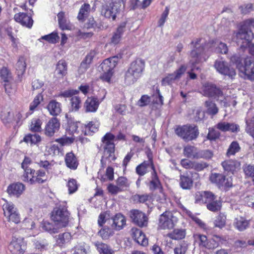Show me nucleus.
<instances>
[{
	"mask_svg": "<svg viewBox=\"0 0 254 254\" xmlns=\"http://www.w3.org/2000/svg\"><path fill=\"white\" fill-rule=\"evenodd\" d=\"M116 137L119 141H127V136L125 134L120 131L116 136L111 132H107L101 138L103 143L104 153L101 159V167L104 168L107 163H110L116 160L115 152V144L113 140Z\"/></svg>",
	"mask_w": 254,
	"mask_h": 254,
	"instance_id": "1",
	"label": "nucleus"
},
{
	"mask_svg": "<svg viewBox=\"0 0 254 254\" xmlns=\"http://www.w3.org/2000/svg\"><path fill=\"white\" fill-rule=\"evenodd\" d=\"M145 65V62L139 58H137L131 62L125 73L126 83L131 85L136 82L143 75Z\"/></svg>",
	"mask_w": 254,
	"mask_h": 254,
	"instance_id": "2",
	"label": "nucleus"
},
{
	"mask_svg": "<svg viewBox=\"0 0 254 254\" xmlns=\"http://www.w3.org/2000/svg\"><path fill=\"white\" fill-rule=\"evenodd\" d=\"M125 3L126 0H111L102 5L100 9L101 15L108 20L115 21L124 9Z\"/></svg>",
	"mask_w": 254,
	"mask_h": 254,
	"instance_id": "3",
	"label": "nucleus"
},
{
	"mask_svg": "<svg viewBox=\"0 0 254 254\" xmlns=\"http://www.w3.org/2000/svg\"><path fill=\"white\" fill-rule=\"evenodd\" d=\"M176 134L186 142L195 140L199 132L198 127L194 124H187L184 125H177L174 128Z\"/></svg>",
	"mask_w": 254,
	"mask_h": 254,
	"instance_id": "4",
	"label": "nucleus"
},
{
	"mask_svg": "<svg viewBox=\"0 0 254 254\" xmlns=\"http://www.w3.org/2000/svg\"><path fill=\"white\" fill-rule=\"evenodd\" d=\"M29 172L23 173L21 176L22 180L30 185L42 184L47 181V176L44 170L30 169Z\"/></svg>",
	"mask_w": 254,
	"mask_h": 254,
	"instance_id": "5",
	"label": "nucleus"
},
{
	"mask_svg": "<svg viewBox=\"0 0 254 254\" xmlns=\"http://www.w3.org/2000/svg\"><path fill=\"white\" fill-rule=\"evenodd\" d=\"M78 93L79 90L70 89L61 91L56 94L54 97L56 98H70L69 99L70 110L72 112H77L81 107V100L79 96L74 95Z\"/></svg>",
	"mask_w": 254,
	"mask_h": 254,
	"instance_id": "6",
	"label": "nucleus"
},
{
	"mask_svg": "<svg viewBox=\"0 0 254 254\" xmlns=\"http://www.w3.org/2000/svg\"><path fill=\"white\" fill-rule=\"evenodd\" d=\"M195 202L200 204H205L206 206H221V202L217 199L212 192L209 191H197L195 193Z\"/></svg>",
	"mask_w": 254,
	"mask_h": 254,
	"instance_id": "7",
	"label": "nucleus"
},
{
	"mask_svg": "<svg viewBox=\"0 0 254 254\" xmlns=\"http://www.w3.org/2000/svg\"><path fill=\"white\" fill-rule=\"evenodd\" d=\"M51 218L59 227H65L68 223L69 213L66 207H54Z\"/></svg>",
	"mask_w": 254,
	"mask_h": 254,
	"instance_id": "8",
	"label": "nucleus"
},
{
	"mask_svg": "<svg viewBox=\"0 0 254 254\" xmlns=\"http://www.w3.org/2000/svg\"><path fill=\"white\" fill-rule=\"evenodd\" d=\"M118 63V58L112 57L103 61L100 65L103 72L101 78L108 82H110L113 74V70Z\"/></svg>",
	"mask_w": 254,
	"mask_h": 254,
	"instance_id": "9",
	"label": "nucleus"
},
{
	"mask_svg": "<svg viewBox=\"0 0 254 254\" xmlns=\"http://www.w3.org/2000/svg\"><path fill=\"white\" fill-rule=\"evenodd\" d=\"M215 43V40H209L208 42H205L203 44L200 46L198 48H196L192 50L190 53V56L191 59L190 61V63L191 64L192 66H194L201 62L202 56L204 54L205 49H209L214 46Z\"/></svg>",
	"mask_w": 254,
	"mask_h": 254,
	"instance_id": "10",
	"label": "nucleus"
},
{
	"mask_svg": "<svg viewBox=\"0 0 254 254\" xmlns=\"http://www.w3.org/2000/svg\"><path fill=\"white\" fill-rule=\"evenodd\" d=\"M148 158V161H144L135 168V172L139 176H144L148 172V168H151L152 171L156 170L153 162V157L152 152L151 150H148L145 152Z\"/></svg>",
	"mask_w": 254,
	"mask_h": 254,
	"instance_id": "11",
	"label": "nucleus"
},
{
	"mask_svg": "<svg viewBox=\"0 0 254 254\" xmlns=\"http://www.w3.org/2000/svg\"><path fill=\"white\" fill-rule=\"evenodd\" d=\"M203 95L207 97H211L218 100L223 97V93L221 88L215 84L206 82L202 87Z\"/></svg>",
	"mask_w": 254,
	"mask_h": 254,
	"instance_id": "12",
	"label": "nucleus"
},
{
	"mask_svg": "<svg viewBox=\"0 0 254 254\" xmlns=\"http://www.w3.org/2000/svg\"><path fill=\"white\" fill-rule=\"evenodd\" d=\"M175 217L172 212L166 211L160 215L158 227L161 229H171L175 226L174 222Z\"/></svg>",
	"mask_w": 254,
	"mask_h": 254,
	"instance_id": "13",
	"label": "nucleus"
},
{
	"mask_svg": "<svg viewBox=\"0 0 254 254\" xmlns=\"http://www.w3.org/2000/svg\"><path fill=\"white\" fill-rule=\"evenodd\" d=\"M214 66L219 73L231 79L234 78L236 75L235 69L229 65L226 62L217 60Z\"/></svg>",
	"mask_w": 254,
	"mask_h": 254,
	"instance_id": "14",
	"label": "nucleus"
},
{
	"mask_svg": "<svg viewBox=\"0 0 254 254\" xmlns=\"http://www.w3.org/2000/svg\"><path fill=\"white\" fill-rule=\"evenodd\" d=\"M100 123L97 119L81 125V134L92 135L99 130Z\"/></svg>",
	"mask_w": 254,
	"mask_h": 254,
	"instance_id": "15",
	"label": "nucleus"
},
{
	"mask_svg": "<svg viewBox=\"0 0 254 254\" xmlns=\"http://www.w3.org/2000/svg\"><path fill=\"white\" fill-rule=\"evenodd\" d=\"M129 216L132 222L138 226L143 227L147 225L148 218L142 212L137 209H132L129 212Z\"/></svg>",
	"mask_w": 254,
	"mask_h": 254,
	"instance_id": "16",
	"label": "nucleus"
},
{
	"mask_svg": "<svg viewBox=\"0 0 254 254\" xmlns=\"http://www.w3.org/2000/svg\"><path fill=\"white\" fill-rule=\"evenodd\" d=\"M254 27V19L245 20L236 33V37L242 38V36L254 35L251 28Z\"/></svg>",
	"mask_w": 254,
	"mask_h": 254,
	"instance_id": "17",
	"label": "nucleus"
},
{
	"mask_svg": "<svg viewBox=\"0 0 254 254\" xmlns=\"http://www.w3.org/2000/svg\"><path fill=\"white\" fill-rule=\"evenodd\" d=\"M187 67L185 64L181 65L180 67L173 73L168 74L162 80V84L163 85L171 84L176 80L180 79L182 76L185 73Z\"/></svg>",
	"mask_w": 254,
	"mask_h": 254,
	"instance_id": "18",
	"label": "nucleus"
},
{
	"mask_svg": "<svg viewBox=\"0 0 254 254\" xmlns=\"http://www.w3.org/2000/svg\"><path fill=\"white\" fill-rule=\"evenodd\" d=\"M26 189L25 185L21 182H14L9 184L6 189V192L10 196L19 197Z\"/></svg>",
	"mask_w": 254,
	"mask_h": 254,
	"instance_id": "19",
	"label": "nucleus"
},
{
	"mask_svg": "<svg viewBox=\"0 0 254 254\" xmlns=\"http://www.w3.org/2000/svg\"><path fill=\"white\" fill-rule=\"evenodd\" d=\"M61 124L59 120L56 117L51 118L46 124L44 128L45 135L48 137H52L58 131Z\"/></svg>",
	"mask_w": 254,
	"mask_h": 254,
	"instance_id": "20",
	"label": "nucleus"
},
{
	"mask_svg": "<svg viewBox=\"0 0 254 254\" xmlns=\"http://www.w3.org/2000/svg\"><path fill=\"white\" fill-rule=\"evenodd\" d=\"M221 165L227 174L234 175L241 169V163L236 160H226L221 163Z\"/></svg>",
	"mask_w": 254,
	"mask_h": 254,
	"instance_id": "21",
	"label": "nucleus"
},
{
	"mask_svg": "<svg viewBox=\"0 0 254 254\" xmlns=\"http://www.w3.org/2000/svg\"><path fill=\"white\" fill-rule=\"evenodd\" d=\"M242 71L247 76V78L254 80V61L251 57H247L244 60V65Z\"/></svg>",
	"mask_w": 254,
	"mask_h": 254,
	"instance_id": "22",
	"label": "nucleus"
},
{
	"mask_svg": "<svg viewBox=\"0 0 254 254\" xmlns=\"http://www.w3.org/2000/svg\"><path fill=\"white\" fill-rule=\"evenodd\" d=\"M193 238L195 242H198L199 246L206 249H214L218 246L214 239L209 241L205 235L196 234L193 235Z\"/></svg>",
	"mask_w": 254,
	"mask_h": 254,
	"instance_id": "23",
	"label": "nucleus"
},
{
	"mask_svg": "<svg viewBox=\"0 0 254 254\" xmlns=\"http://www.w3.org/2000/svg\"><path fill=\"white\" fill-rule=\"evenodd\" d=\"M100 101L95 96L88 97L83 104V108L86 113H95L99 106Z\"/></svg>",
	"mask_w": 254,
	"mask_h": 254,
	"instance_id": "24",
	"label": "nucleus"
},
{
	"mask_svg": "<svg viewBox=\"0 0 254 254\" xmlns=\"http://www.w3.org/2000/svg\"><path fill=\"white\" fill-rule=\"evenodd\" d=\"M150 178L151 180L148 183L149 190L152 191L158 190L160 193H163V187L159 178L156 170L151 171Z\"/></svg>",
	"mask_w": 254,
	"mask_h": 254,
	"instance_id": "25",
	"label": "nucleus"
},
{
	"mask_svg": "<svg viewBox=\"0 0 254 254\" xmlns=\"http://www.w3.org/2000/svg\"><path fill=\"white\" fill-rule=\"evenodd\" d=\"M127 23V21H123L118 25L116 31L113 33L111 38L110 42L111 45H116L120 43L122 35L125 31Z\"/></svg>",
	"mask_w": 254,
	"mask_h": 254,
	"instance_id": "26",
	"label": "nucleus"
},
{
	"mask_svg": "<svg viewBox=\"0 0 254 254\" xmlns=\"http://www.w3.org/2000/svg\"><path fill=\"white\" fill-rule=\"evenodd\" d=\"M216 127L222 132L237 133L240 131V126L234 123L220 122L216 125Z\"/></svg>",
	"mask_w": 254,
	"mask_h": 254,
	"instance_id": "27",
	"label": "nucleus"
},
{
	"mask_svg": "<svg viewBox=\"0 0 254 254\" xmlns=\"http://www.w3.org/2000/svg\"><path fill=\"white\" fill-rule=\"evenodd\" d=\"M14 20L22 26L31 28L33 24V20L31 16L26 13L19 12L16 13L14 16Z\"/></svg>",
	"mask_w": 254,
	"mask_h": 254,
	"instance_id": "28",
	"label": "nucleus"
},
{
	"mask_svg": "<svg viewBox=\"0 0 254 254\" xmlns=\"http://www.w3.org/2000/svg\"><path fill=\"white\" fill-rule=\"evenodd\" d=\"M131 235L133 240L138 244L145 246L148 244V240L142 231L136 228L131 229Z\"/></svg>",
	"mask_w": 254,
	"mask_h": 254,
	"instance_id": "29",
	"label": "nucleus"
},
{
	"mask_svg": "<svg viewBox=\"0 0 254 254\" xmlns=\"http://www.w3.org/2000/svg\"><path fill=\"white\" fill-rule=\"evenodd\" d=\"M9 248L13 253L20 254L24 253L25 245L22 239L14 238L11 242Z\"/></svg>",
	"mask_w": 254,
	"mask_h": 254,
	"instance_id": "30",
	"label": "nucleus"
},
{
	"mask_svg": "<svg viewBox=\"0 0 254 254\" xmlns=\"http://www.w3.org/2000/svg\"><path fill=\"white\" fill-rule=\"evenodd\" d=\"M4 216L8 218V221H11L16 224L20 222V217L16 207H3Z\"/></svg>",
	"mask_w": 254,
	"mask_h": 254,
	"instance_id": "31",
	"label": "nucleus"
},
{
	"mask_svg": "<svg viewBox=\"0 0 254 254\" xmlns=\"http://www.w3.org/2000/svg\"><path fill=\"white\" fill-rule=\"evenodd\" d=\"M82 123L79 122H74L69 120L66 128V133L68 135H74L75 134L79 135L81 132V125Z\"/></svg>",
	"mask_w": 254,
	"mask_h": 254,
	"instance_id": "32",
	"label": "nucleus"
},
{
	"mask_svg": "<svg viewBox=\"0 0 254 254\" xmlns=\"http://www.w3.org/2000/svg\"><path fill=\"white\" fill-rule=\"evenodd\" d=\"M64 161L66 166L73 170H76L79 165L77 158L72 151L66 154Z\"/></svg>",
	"mask_w": 254,
	"mask_h": 254,
	"instance_id": "33",
	"label": "nucleus"
},
{
	"mask_svg": "<svg viewBox=\"0 0 254 254\" xmlns=\"http://www.w3.org/2000/svg\"><path fill=\"white\" fill-rule=\"evenodd\" d=\"M199 149L194 145L188 144L184 147L183 154L188 158L198 159Z\"/></svg>",
	"mask_w": 254,
	"mask_h": 254,
	"instance_id": "34",
	"label": "nucleus"
},
{
	"mask_svg": "<svg viewBox=\"0 0 254 254\" xmlns=\"http://www.w3.org/2000/svg\"><path fill=\"white\" fill-rule=\"evenodd\" d=\"M131 199L135 203L147 204L153 201V195L152 193L135 194L132 196Z\"/></svg>",
	"mask_w": 254,
	"mask_h": 254,
	"instance_id": "35",
	"label": "nucleus"
},
{
	"mask_svg": "<svg viewBox=\"0 0 254 254\" xmlns=\"http://www.w3.org/2000/svg\"><path fill=\"white\" fill-rule=\"evenodd\" d=\"M42 140L41 136L37 133L32 134L27 133L26 134L23 139L20 141V143L23 142H25L27 144H30L31 146L37 145Z\"/></svg>",
	"mask_w": 254,
	"mask_h": 254,
	"instance_id": "36",
	"label": "nucleus"
},
{
	"mask_svg": "<svg viewBox=\"0 0 254 254\" xmlns=\"http://www.w3.org/2000/svg\"><path fill=\"white\" fill-rule=\"evenodd\" d=\"M47 109L51 115L57 116L62 112V105L56 100H52L47 105Z\"/></svg>",
	"mask_w": 254,
	"mask_h": 254,
	"instance_id": "37",
	"label": "nucleus"
},
{
	"mask_svg": "<svg viewBox=\"0 0 254 254\" xmlns=\"http://www.w3.org/2000/svg\"><path fill=\"white\" fill-rule=\"evenodd\" d=\"M126 224V220L125 216L121 213L117 214L113 218L112 227L116 230H120Z\"/></svg>",
	"mask_w": 254,
	"mask_h": 254,
	"instance_id": "38",
	"label": "nucleus"
},
{
	"mask_svg": "<svg viewBox=\"0 0 254 254\" xmlns=\"http://www.w3.org/2000/svg\"><path fill=\"white\" fill-rule=\"evenodd\" d=\"M26 59L24 56H20L15 64L16 73L18 77L22 76L26 70Z\"/></svg>",
	"mask_w": 254,
	"mask_h": 254,
	"instance_id": "39",
	"label": "nucleus"
},
{
	"mask_svg": "<svg viewBox=\"0 0 254 254\" xmlns=\"http://www.w3.org/2000/svg\"><path fill=\"white\" fill-rule=\"evenodd\" d=\"M37 164L39 168L44 169L46 173H50L54 170V165L56 163L54 160H40Z\"/></svg>",
	"mask_w": 254,
	"mask_h": 254,
	"instance_id": "40",
	"label": "nucleus"
},
{
	"mask_svg": "<svg viewBox=\"0 0 254 254\" xmlns=\"http://www.w3.org/2000/svg\"><path fill=\"white\" fill-rule=\"evenodd\" d=\"M226 177L222 174L214 173L211 174L209 179L212 183L215 184L219 189H221Z\"/></svg>",
	"mask_w": 254,
	"mask_h": 254,
	"instance_id": "41",
	"label": "nucleus"
},
{
	"mask_svg": "<svg viewBox=\"0 0 254 254\" xmlns=\"http://www.w3.org/2000/svg\"><path fill=\"white\" fill-rule=\"evenodd\" d=\"M67 64L64 60H60L56 66V71L60 78H63L67 74Z\"/></svg>",
	"mask_w": 254,
	"mask_h": 254,
	"instance_id": "42",
	"label": "nucleus"
},
{
	"mask_svg": "<svg viewBox=\"0 0 254 254\" xmlns=\"http://www.w3.org/2000/svg\"><path fill=\"white\" fill-rule=\"evenodd\" d=\"M97 54L98 52L96 49L91 50L86 56L84 59L82 61L80 64L81 66L85 69L88 68L89 65L92 62L93 58Z\"/></svg>",
	"mask_w": 254,
	"mask_h": 254,
	"instance_id": "43",
	"label": "nucleus"
},
{
	"mask_svg": "<svg viewBox=\"0 0 254 254\" xmlns=\"http://www.w3.org/2000/svg\"><path fill=\"white\" fill-rule=\"evenodd\" d=\"M42 122L39 118H33L29 126V130L32 132H40L42 131Z\"/></svg>",
	"mask_w": 254,
	"mask_h": 254,
	"instance_id": "44",
	"label": "nucleus"
},
{
	"mask_svg": "<svg viewBox=\"0 0 254 254\" xmlns=\"http://www.w3.org/2000/svg\"><path fill=\"white\" fill-rule=\"evenodd\" d=\"M186 235L185 229H175L172 232L168 234V237L173 240H180L185 238Z\"/></svg>",
	"mask_w": 254,
	"mask_h": 254,
	"instance_id": "45",
	"label": "nucleus"
},
{
	"mask_svg": "<svg viewBox=\"0 0 254 254\" xmlns=\"http://www.w3.org/2000/svg\"><path fill=\"white\" fill-rule=\"evenodd\" d=\"M193 181L191 178L184 175H181L180 179V185L185 190H189L193 186Z\"/></svg>",
	"mask_w": 254,
	"mask_h": 254,
	"instance_id": "46",
	"label": "nucleus"
},
{
	"mask_svg": "<svg viewBox=\"0 0 254 254\" xmlns=\"http://www.w3.org/2000/svg\"><path fill=\"white\" fill-rule=\"evenodd\" d=\"M56 238V244L60 247H63L65 243L69 242L71 239V236L69 233L65 232L60 234Z\"/></svg>",
	"mask_w": 254,
	"mask_h": 254,
	"instance_id": "47",
	"label": "nucleus"
},
{
	"mask_svg": "<svg viewBox=\"0 0 254 254\" xmlns=\"http://www.w3.org/2000/svg\"><path fill=\"white\" fill-rule=\"evenodd\" d=\"M90 10V4L85 3L82 4L79 9L77 15V18L79 21H84L88 16Z\"/></svg>",
	"mask_w": 254,
	"mask_h": 254,
	"instance_id": "48",
	"label": "nucleus"
},
{
	"mask_svg": "<svg viewBox=\"0 0 254 254\" xmlns=\"http://www.w3.org/2000/svg\"><path fill=\"white\" fill-rule=\"evenodd\" d=\"M13 118L12 113L7 110H3L1 112L0 118L2 123L6 126L12 122Z\"/></svg>",
	"mask_w": 254,
	"mask_h": 254,
	"instance_id": "49",
	"label": "nucleus"
},
{
	"mask_svg": "<svg viewBox=\"0 0 254 254\" xmlns=\"http://www.w3.org/2000/svg\"><path fill=\"white\" fill-rule=\"evenodd\" d=\"M68 133H65L62 137L57 138L55 141L60 144L62 146L70 145L72 144L75 140V135H69L67 136Z\"/></svg>",
	"mask_w": 254,
	"mask_h": 254,
	"instance_id": "50",
	"label": "nucleus"
},
{
	"mask_svg": "<svg viewBox=\"0 0 254 254\" xmlns=\"http://www.w3.org/2000/svg\"><path fill=\"white\" fill-rule=\"evenodd\" d=\"M116 184L118 185L122 191L127 190L130 187V182L127 177H119L116 180Z\"/></svg>",
	"mask_w": 254,
	"mask_h": 254,
	"instance_id": "51",
	"label": "nucleus"
},
{
	"mask_svg": "<svg viewBox=\"0 0 254 254\" xmlns=\"http://www.w3.org/2000/svg\"><path fill=\"white\" fill-rule=\"evenodd\" d=\"M249 221L243 217L236 218L234 222L235 227L240 231L246 230L249 226Z\"/></svg>",
	"mask_w": 254,
	"mask_h": 254,
	"instance_id": "52",
	"label": "nucleus"
},
{
	"mask_svg": "<svg viewBox=\"0 0 254 254\" xmlns=\"http://www.w3.org/2000/svg\"><path fill=\"white\" fill-rule=\"evenodd\" d=\"M44 100V95L42 93H38L34 98L33 100L30 103L29 106V110L32 113L35 111L36 108L40 104V103Z\"/></svg>",
	"mask_w": 254,
	"mask_h": 254,
	"instance_id": "53",
	"label": "nucleus"
},
{
	"mask_svg": "<svg viewBox=\"0 0 254 254\" xmlns=\"http://www.w3.org/2000/svg\"><path fill=\"white\" fill-rule=\"evenodd\" d=\"M205 106L206 108V113L211 116L216 115L218 112V108L216 104L212 101H206Z\"/></svg>",
	"mask_w": 254,
	"mask_h": 254,
	"instance_id": "54",
	"label": "nucleus"
},
{
	"mask_svg": "<svg viewBox=\"0 0 254 254\" xmlns=\"http://www.w3.org/2000/svg\"><path fill=\"white\" fill-rule=\"evenodd\" d=\"M95 246L100 254H114V251L110 246L103 243H96Z\"/></svg>",
	"mask_w": 254,
	"mask_h": 254,
	"instance_id": "55",
	"label": "nucleus"
},
{
	"mask_svg": "<svg viewBox=\"0 0 254 254\" xmlns=\"http://www.w3.org/2000/svg\"><path fill=\"white\" fill-rule=\"evenodd\" d=\"M241 147L237 141H232L229 145L227 152L226 155L228 157L235 155L240 151Z\"/></svg>",
	"mask_w": 254,
	"mask_h": 254,
	"instance_id": "56",
	"label": "nucleus"
},
{
	"mask_svg": "<svg viewBox=\"0 0 254 254\" xmlns=\"http://www.w3.org/2000/svg\"><path fill=\"white\" fill-rule=\"evenodd\" d=\"M41 39L46 40L49 43L56 44L59 41L60 37L58 32L57 31H54L49 34L42 36Z\"/></svg>",
	"mask_w": 254,
	"mask_h": 254,
	"instance_id": "57",
	"label": "nucleus"
},
{
	"mask_svg": "<svg viewBox=\"0 0 254 254\" xmlns=\"http://www.w3.org/2000/svg\"><path fill=\"white\" fill-rule=\"evenodd\" d=\"M42 228L44 230L50 234H55L59 232L58 228L55 227L52 223L48 221L42 222Z\"/></svg>",
	"mask_w": 254,
	"mask_h": 254,
	"instance_id": "58",
	"label": "nucleus"
},
{
	"mask_svg": "<svg viewBox=\"0 0 254 254\" xmlns=\"http://www.w3.org/2000/svg\"><path fill=\"white\" fill-rule=\"evenodd\" d=\"M0 77L3 82H7L11 78V72L6 67H2L0 69Z\"/></svg>",
	"mask_w": 254,
	"mask_h": 254,
	"instance_id": "59",
	"label": "nucleus"
},
{
	"mask_svg": "<svg viewBox=\"0 0 254 254\" xmlns=\"http://www.w3.org/2000/svg\"><path fill=\"white\" fill-rule=\"evenodd\" d=\"M66 186L69 194L75 192L78 189L77 182L74 179H69Z\"/></svg>",
	"mask_w": 254,
	"mask_h": 254,
	"instance_id": "60",
	"label": "nucleus"
},
{
	"mask_svg": "<svg viewBox=\"0 0 254 254\" xmlns=\"http://www.w3.org/2000/svg\"><path fill=\"white\" fill-rule=\"evenodd\" d=\"M220 136V133L216 130L213 128H209L208 130V133L207 135V138L208 140H216L218 139Z\"/></svg>",
	"mask_w": 254,
	"mask_h": 254,
	"instance_id": "61",
	"label": "nucleus"
},
{
	"mask_svg": "<svg viewBox=\"0 0 254 254\" xmlns=\"http://www.w3.org/2000/svg\"><path fill=\"white\" fill-rule=\"evenodd\" d=\"M246 130L253 137H254V117L246 122Z\"/></svg>",
	"mask_w": 254,
	"mask_h": 254,
	"instance_id": "62",
	"label": "nucleus"
},
{
	"mask_svg": "<svg viewBox=\"0 0 254 254\" xmlns=\"http://www.w3.org/2000/svg\"><path fill=\"white\" fill-rule=\"evenodd\" d=\"M188 249V245L184 242H181L180 244L174 250L175 254H185Z\"/></svg>",
	"mask_w": 254,
	"mask_h": 254,
	"instance_id": "63",
	"label": "nucleus"
},
{
	"mask_svg": "<svg viewBox=\"0 0 254 254\" xmlns=\"http://www.w3.org/2000/svg\"><path fill=\"white\" fill-rule=\"evenodd\" d=\"M244 171L247 177L252 178L254 184V165H248L244 168Z\"/></svg>",
	"mask_w": 254,
	"mask_h": 254,
	"instance_id": "64",
	"label": "nucleus"
}]
</instances>
